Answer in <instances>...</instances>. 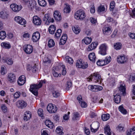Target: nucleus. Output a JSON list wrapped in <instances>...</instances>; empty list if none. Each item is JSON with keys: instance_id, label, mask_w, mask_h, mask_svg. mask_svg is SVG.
I'll return each instance as SVG.
<instances>
[{"instance_id": "nucleus-11", "label": "nucleus", "mask_w": 135, "mask_h": 135, "mask_svg": "<svg viewBox=\"0 0 135 135\" xmlns=\"http://www.w3.org/2000/svg\"><path fill=\"white\" fill-rule=\"evenodd\" d=\"M16 105L18 108L23 109L26 107L27 103L23 100H19L17 102Z\"/></svg>"}, {"instance_id": "nucleus-42", "label": "nucleus", "mask_w": 135, "mask_h": 135, "mask_svg": "<svg viewBox=\"0 0 135 135\" xmlns=\"http://www.w3.org/2000/svg\"><path fill=\"white\" fill-rule=\"evenodd\" d=\"M39 4L42 6H45L46 4V2L45 0H38Z\"/></svg>"}, {"instance_id": "nucleus-61", "label": "nucleus", "mask_w": 135, "mask_h": 135, "mask_svg": "<svg viewBox=\"0 0 135 135\" xmlns=\"http://www.w3.org/2000/svg\"><path fill=\"white\" fill-rule=\"evenodd\" d=\"M80 103V104L81 105L82 107H86L87 106L86 103V102H83V101Z\"/></svg>"}, {"instance_id": "nucleus-8", "label": "nucleus", "mask_w": 135, "mask_h": 135, "mask_svg": "<svg viewBox=\"0 0 135 135\" xmlns=\"http://www.w3.org/2000/svg\"><path fill=\"white\" fill-rule=\"evenodd\" d=\"M47 109L49 113H53L56 112L57 108L55 106L53 105L52 104H50L47 105Z\"/></svg>"}, {"instance_id": "nucleus-62", "label": "nucleus", "mask_w": 135, "mask_h": 135, "mask_svg": "<svg viewBox=\"0 0 135 135\" xmlns=\"http://www.w3.org/2000/svg\"><path fill=\"white\" fill-rule=\"evenodd\" d=\"M128 35L132 38L135 39V33H128Z\"/></svg>"}, {"instance_id": "nucleus-22", "label": "nucleus", "mask_w": 135, "mask_h": 135, "mask_svg": "<svg viewBox=\"0 0 135 135\" xmlns=\"http://www.w3.org/2000/svg\"><path fill=\"white\" fill-rule=\"evenodd\" d=\"M127 135H135V126L127 131Z\"/></svg>"}, {"instance_id": "nucleus-56", "label": "nucleus", "mask_w": 135, "mask_h": 135, "mask_svg": "<svg viewBox=\"0 0 135 135\" xmlns=\"http://www.w3.org/2000/svg\"><path fill=\"white\" fill-rule=\"evenodd\" d=\"M43 110L41 109H39L38 110L37 112L39 116L41 117L43 116Z\"/></svg>"}, {"instance_id": "nucleus-18", "label": "nucleus", "mask_w": 135, "mask_h": 135, "mask_svg": "<svg viewBox=\"0 0 135 135\" xmlns=\"http://www.w3.org/2000/svg\"><path fill=\"white\" fill-rule=\"evenodd\" d=\"M98 43L97 42H93L91 44L89 45L87 49V50L88 51H91L97 47L98 45Z\"/></svg>"}, {"instance_id": "nucleus-39", "label": "nucleus", "mask_w": 135, "mask_h": 135, "mask_svg": "<svg viewBox=\"0 0 135 135\" xmlns=\"http://www.w3.org/2000/svg\"><path fill=\"white\" fill-rule=\"evenodd\" d=\"M49 14H46L43 18V21H46L45 24L47 25H48L47 23L48 22V21L49 20Z\"/></svg>"}, {"instance_id": "nucleus-3", "label": "nucleus", "mask_w": 135, "mask_h": 135, "mask_svg": "<svg viewBox=\"0 0 135 135\" xmlns=\"http://www.w3.org/2000/svg\"><path fill=\"white\" fill-rule=\"evenodd\" d=\"M111 57L110 56L106 57L104 60H99L97 62V64L100 66H103L106 65L110 61Z\"/></svg>"}, {"instance_id": "nucleus-47", "label": "nucleus", "mask_w": 135, "mask_h": 135, "mask_svg": "<svg viewBox=\"0 0 135 135\" xmlns=\"http://www.w3.org/2000/svg\"><path fill=\"white\" fill-rule=\"evenodd\" d=\"M105 10L104 7L103 6L101 5L98 7V11L99 13L104 11Z\"/></svg>"}, {"instance_id": "nucleus-1", "label": "nucleus", "mask_w": 135, "mask_h": 135, "mask_svg": "<svg viewBox=\"0 0 135 135\" xmlns=\"http://www.w3.org/2000/svg\"><path fill=\"white\" fill-rule=\"evenodd\" d=\"M46 81L45 80L41 81L38 85L34 84L30 85V90L35 95L38 94V89L40 88L42 85V83H45Z\"/></svg>"}, {"instance_id": "nucleus-32", "label": "nucleus", "mask_w": 135, "mask_h": 135, "mask_svg": "<svg viewBox=\"0 0 135 135\" xmlns=\"http://www.w3.org/2000/svg\"><path fill=\"white\" fill-rule=\"evenodd\" d=\"M125 84H121L119 88V90L123 93V95H124V93H125L126 88Z\"/></svg>"}, {"instance_id": "nucleus-26", "label": "nucleus", "mask_w": 135, "mask_h": 135, "mask_svg": "<svg viewBox=\"0 0 135 135\" xmlns=\"http://www.w3.org/2000/svg\"><path fill=\"white\" fill-rule=\"evenodd\" d=\"M45 124L46 126L50 128H52L54 127L53 123L49 120H46L45 122Z\"/></svg>"}, {"instance_id": "nucleus-45", "label": "nucleus", "mask_w": 135, "mask_h": 135, "mask_svg": "<svg viewBox=\"0 0 135 135\" xmlns=\"http://www.w3.org/2000/svg\"><path fill=\"white\" fill-rule=\"evenodd\" d=\"M6 34L5 31H1L0 32V38L2 40L4 39L6 37Z\"/></svg>"}, {"instance_id": "nucleus-51", "label": "nucleus", "mask_w": 135, "mask_h": 135, "mask_svg": "<svg viewBox=\"0 0 135 135\" xmlns=\"http://www.w3.org/2000/svg\"><path fill=\"white\" fill-rule=\"evenodd\" d=\"M116 129L117 131L120 132L124 131V127L121 124H119L118 126L117 127Z\"/></svg>"}, {"instance_id": "nucleus-46", "label": "nucleus", "mask_w": 135, "mask_h": 135, "mask_svg": "<svg viewBox=\"0 0 135 135\" xmlns=\"http://www.w3.org/2000/svg\"><path fill=\"white\" fill-rule=\"evenodd\" d=\"M62 32V30L61 29H58L57 32L55 34V36L57 38H59L61 35Z\"/></svg>"}, {"instance_id": "nucleus-17", "label": "nucleus", "mask_w": 135, "mask_h": 135, "mask_svg": "<svg viewBox=\"0 0 135 135\" xmlns=\"http://www.w3.org/2000/svg\"><path fill=\"white\" fill-rule=\"evenodd\" d=\"M16 79L15 75L12 73H10L8 74V80L11 83L14 81Z\"/></svg>"}, {"instance_id": "nucleus-16", "label": "nucleus", "mask_w": 135, "mask_h": 135, "mask_svg": "<svg viewBox=\"0 0 135 135\" xmlns=\"http://www.w3.org/2000/svg\"><path fill=\"white\" fill-rule=\"evenodd\" d=\"M54 16L55 19L57 21H60L61 19V14L58 11H56L54 12Z\"/></svg>"}, {"instance_id": "nucleus-2", "label": "nucleus", "mask_w": 135, "mask_h": 135, "mask_svg": "<svg viewBox=\"0 0 135 135\" xmlns=\"http://www.w3.org/2000/svg\"><path fill=\"white\" fill-rule=\"evenodd\" d=\"M102 80L100 75L98 73H94L88 78V81H93L95 83H98L99 84L101 83Z\"/></svg>"}, {"instance_id": "nucleus-15", "label": "nucleus", "mask_w": 135, "mask_h": 135, "mask_svg": "<svg viewBox=\"0 0 135 135\" xmlns=\"http://www.w3.org/2000/svg\"><path fill=\"white\" fill-rule=\"evenodd\" d=\"M25 77L24 75H22L19 78L17 81L18 84L20 85H23L25 82Z\"/></svg>"}, {"instance_id": "nucleus-38", "label": "nucleus", "mask_w": 135, "mask_h": 135, "mask_svg": "<svg viewBox=\"0 0 135 135\" xmlns=\"http://www.w3.org/2000/svg\"><path fill=\"white\" fill-rule=\"evenodd\" d=\"M66 61L70 64H72L73 63L74 61L73 59L68 56H66L65 57Z\"/></svg>"}, {"instance_id": "nucleus-27", "label": "nucleus", "mask_w": 135, "mask_h": 135, "mask_svg": "<svg viewBox=\"0 0 135 135\" xmlns=\"http://www.w3.org/2000/svg\"><path fill=\"white\" fill-rule=\"evenodd\" d=\"M92 125L93 126H97V128L94 127V128H93L92 127H91L90 128L91 131L92 132H95L98 130V129L99 128V123L97 122H96L94 123H93Z\"/></svg>"}, {"instance_id": "nucleus-43", "label": "nucleus", "mask_w": 135, "mask_h": 135, "mask_svg": "<svg viewBox=\"0 0 135 135\" xmlns=\"http://www.w3.org/2000/svg\"><path fill=\"white\" fill-rule=\"evenodd\" d=\"M43 61L44 65L46 66H47L48 64H49L51 62L50 60L47 57L44 58Z\"/></svg>"}, {"instance_id": "nucleus-19", "label": "nucleus", "mask_w": 135, "mask_h": 135, "mask_svg": "<svg viewBox=\"0 0 135 135\" xmlns=\"http://www.w3.org/2000/svg\"><path fill=\"white\" fill-rule=\"evenodd\" d=\"M36 2L34 0H30L29 1V7L31 10H32L36 7Z\"/></svg>"}, {"instance_id": "nucleus-4", "label": "nucleus", "mask_w": 135, "mask_h": 135, "mask_svg": "<svg viewBox=\"0 0 135 135\" xmlns=\"http://www.w3.org/2000/svg\"><path fill=\"white\" fill-rule=\"evenodd\" d=\"M86 15L84 11L82 9L78 11L75 13V18L77 20L82 19L85 17Z\"/></svg>"}, {"instance_id": "nucleus-50", "label": "nucleus", "mask_w": 135, "mask_h": 135, "mask_svg": "<svg viewBox=\"0 0 135 135\" xmlns=\"http://www.w3.org/2000/svg\"><path fill=\"white\" fill-rule=\"evenodd\" d=\"M70 9L69 6L66 5V6L64 8V12L66 13H69L70 12Z\"/></svg>"}, {"instance_id": "nucleus-53", "label": "nucleus", "mask_w": 135, "mask_h": 135, "mask_svg": "<svg viewBox=\"0 0 135 135\" xmlns=\"http://www.w3.org/2000/svg\"><path fill=\"white\" fill-rule=\"evenodd\" d=\"M21 95V93L19 91H17L15 93L13 96L14 98L15 99H17L19 98Z\"/></svg>"}, {"instance_id": "nucleus-44", "label": "nucleus", "mask_w": 135, "mask_h": 135, "mask_svg": "<svg viewBox=\"0 0 135 135\" xmlns=\"http://www.w3.org/2000/svg\"><path fill=\"white\" fill-rule=\"evenodd\" d=\"M79 117V115L77 112L74 113V115L72 118L73 120L75 121L78 119Z\"/></svg>"}, {"instance_id": "nucleus-36", "label": "nucleus", "mask_w": 135, "mask_h": 135, "mask_svg": "<svg viewBox=\"0 0 135 135\" xmlns=\"http://www.w3.org/2000/svg\"><path fill=\"white\" fill-rule=\"evenodd\" d=\"M83 63V61H82V60L80 59L77 60L76 64V66L77 67L80 68L81 67Z\"/></svg>"}, {"instance_id": "nucleus-33", "label": "nucleus", "mask_w": 135, "mask_h": 135, "mask_svg": "<svg viewBox=\"0 0 135 135\" xmlns=\"http://www.w3.org/2000/svg\"><path fill=\"white\" fill-rule=\"evenodd\" d=\"M56 27L54 25L50 26L49 28V31L50 33L51 34H53L54 33Z\"/></svg>"}, {"instance_id": "nucleus-40", "label": "nucleus", "mask_w": 135, "mask_h": 135, "mask_svg": "<svg viewBox=\"0 0 135 135\" xmlns=\"http://www.w3.org/2000/svg\"><path fill=\"white\" fill-rule=\"evenodd\" d=\"M1 45L2 47L6 49H9L11 47V45L10 44L6 42L2 43Z\"/></svg>"}, {"instance_id": "nucleus-24", "label": "nucleus", "mask_w": 135, "mask_h": 135, "mask_svg": "<svg viewBox=\"0 0 135 135\" xmlns=\"http://www.w3.org/2000/svg\"><path fill=\"white\" fill-rule=\"evenodd\" d=\"M114 102L117 103H119L120 101V96L119 94H117L115 95H114Z\"/></svg>"}, {"instance_id": "nucleus-30", "label": "nucleus", "mask_w": 135, "mask_h": 135, "mask_svg": "<svg viewBox=\"0 0 135 135\" xmlns=\"http://www.w3.org/2000/svg\"><path fill=\"white\" fill-rule=\"evenodd\" d=\"M8 14L5 11H2L0 12V17L3 19H6L7 18Z\"/></svg>"}, {"instance_id": "nucleus-5", "label": "nucleus", "mask_w": 135, "mask_h": 135, "mask_svg": "<svg viewBox=\"0 0 135 135\" xmlns=\"http://www.w3.org/2000/svg\"><path fill=\"white\" fill-rule=\"evenodd\" d=\"M117 60L118 63L123 64L127 62L128 61V59L123 55L118 56L117 58Z\"/></svg>"}, {"instance_id": "nucleus-37", "label": "nucleus", "mask_w": 135, "mask_h": 135, "mask_svg": "<svg viewBox=\"0 0 135 135\" xmlns=\"http://www.w3.org/2000/svg\"><path fill=\"white\" fill-rule=\"evenodd\" d=\"M83 40L85 44L88 45L91 42L92 39L91 37H86L84 38Z\"/></svg>"}, {"instance_id": "nucleus-48", "label": "nucleus", "mask_w": 135, "mask_h": 135, "mask_svg": "<svg viewBox=\"0 0 135 135\" xmlns=\"http://www.w3.org/2000/svg\"><path fill=\"white\" fill-rule=\"evenodd\" d=\"M121 44L120 43H116L114 45V47L115 49L116 50H119L121 49Z\"/></svg>"}, {"instance_id": "nucleus-29", "label": "nucleus", "mask_w": 135, "mask_h": 135, "mask_svg": "<svg viewBox=\"0 0 135 135\" xmlns=\"http://www.w3.org/2000/svg\"><path fill=\"white\" fill-rule=\"evenodd\" d=\"M50 89L51 90L52 92V94L54 97L57 98L60 96V93L58 91L55 90L54 88H53L52 89L50 88Z\"/></svg>"}, {"instance_id": "nucleus-64", "label": "nucleus", "mask_w": 135, "mask_h": 135, "mask_svg": "<svg viewBox=\"0 0 135 135\" xmlns=\"http://www.w3.org/2000/svg\"><path fill=\"white\" fill-rule=\"evenodd\" d=\"M130 15L132 17H135V8L132 11V13L130 14Z\"/></svg>"}, {"instance_id": "nucleus-52", "label": "nucleus", "mask_w": 135, "mask_h": 135, "mask_svg": "<svg viewBox=\"0 0 135 135\" xmlns=\"http://www.w3.org/2000/svg\"><path fill=\"white\" fill-rule=\"evenodd\" d=\"M65 67V66L63 65L62 64H59L57 67H56V69L57 70H62Z\"/></svg>"}, {"instance_id": "nucleus-12", "label": "nucleus", "mask_w": 135, "mask_h": 135, "mask_svg": "<svg viewBox=\"0 0 135 135\" xmlns=\"http://www.w3.org/2000/svg\"><path fill=\"white\" fill-rule=\"evenodd\" d=\"M32 21L34 24L36 25H40L42 22L41 18L36 16L33 17Z\"/></svg>"}, {"instance_id": "nucleus-34", "label": "nucleus", "mask_w": 135, "mask_h": 135, "mask_svg": "<svg viewBox=\"0 0 135 135\" xmlns=\"http://www.w3.org/2000/svg\"><path fill=\"white\" fill-rule=\"evenodd\" d=\"M119 110L122 114H127V111L126 109H125L123 107V105H121L118 108Z\"/></svg>"}, {"instance_id": "nucleus-6", "label": "nucleus", "mask_w": 135, "mask_h": 135, "mask_svg": "<svg viewBox=\"0 0 135 135\" xmlns=\"http://www.w3.org/2000/svg\"><path fill=\"white\" fill-rule=\"evenodd\" d=\"M107 47V46L105 44H102L99 47L100 50L99 51V53L102 55H106Z\"/></svg>"}, {"instance_id": "nucleus-31", "label": "nucleus", "mask_w": 135, "mask_h": 135, "mask_svg": "<svg viewBox=\"0 0 135 135\" xmlns=\"http://www.w3.org/2000/svg\"><path fill=\"white\" fill-rule=\"evenodd\" d=\"M72 28L74 32L76 34L79 33L80 31V27L77 26L72 27Z\"/></svg>"}, {"instance_id": "nucleus-35", "label": "nucleus", "mask_w": 135, "mask_h": 135, "mask_svg": "<svg viewBox=\"0 0 135 135\" xmlns=\"http://www.w3.org/2000/svg\"><path fill=\"white\" fill-rule=\"evenodd\" d=\"M110 117V115L108 114H103L102 116V119L105 121L108 120Z\"/></svg>"}, {"instance_id": "nucleus-54", "label": "nucleus", "mask_w": 135, "mask_h": 135, "mask_svg": "<svg viewBox=\"0 0 135 135\" xmlns=\"http://www.w3.org/2000/svg\"><path fill=\"white\" fill-rule=\"evenodd\" d=\"M6 69V68L4 66H1V72L2 75H4L5 74Z\"/></svg>"}, {"instance_id": "nucleus-7", "label": "nucleus", "mask_w": 135, "mask_h": 135, "mask_svg": "<svg viewBox=\"0 0 135 135\" xmlns=\"http://www.w3.org/2000/svg\"><path fill=\"white\" fill-rule=\"evenodd\" d=\"M88 89L92 91L97 92L102 90L103 87L101 86L97 85H90L88 86Z\"/></svg>"}, {"instance_id": "nucleus-63", "label": "nucleus", "mask_w": 135, "mask_h": 135, "mask_svg": "<svg viewBox=\"0 0 135 135\" xmlns=\"http://www.w3.org/2000/svg\"><path fill=\"white\" fill-rule=\"evenodd\" d=\"M117 32L118 30H115L113 32V34L112 35L111 37L113 38L115 37L117 34Z\"/></svg>"}, {"instance_id": "nucleus-57", "label": "nucleus", "mask_w": 135, "mask_h": 135, "mask_svg": "<svg viewBox=\"0 0 135 135\" xmlns=\"http://www.w3.org/2000/svg\"><path fill=\"white\" fill-rule=\"evenodd\" d=\"M90 20L91 22L93 24H94L95 25L96 23L97 22V20L93 18H90Z\"/></svg>"}, {"instance_id": "nucleus-20", "label": "nucleus", "mask_w": 135, "mask_h": 135, "mask_svg": "<svg viewBox=\"0 0 135 135\" xmlns=\"http://www.w3.org/2000/svg\"><path fill=\"white\" fill-rule=\"evenodd\" d=\"M31 114L29 111H26L25 113L24 119L25 120L27 121L31 117Z\"/></svg>"}, {"instance_id": "nucleus-10", "label": "nucleus", "mask_w": 135, "mask_h": 135, "mask_svg": "<svg viewBox=\"0 0 135 135\" xmlns=\"http://www.w3.org/2000/svg\"><path fill=\"white\" fill-rule=\"evenodd\" d=\"M15 21L22 25H24L26 24V20L24 19L20 16L16 17L15 18Z\"/></svg>"}, {"instance_id": "nucleus-41", "label": "nucleus", "mask_w": 135, "mask_h": 135, "mask_svg": "<svg viewBox=\"0 0 135 135\" xmlns=\"http://www.w3.org/2000/svg\"><path fill=\"white\" fill-rule=\"evenodd\" d=\"M55 45V42L53 40L50 39L48 41V46L49 47H54Z\"/></svg>"}, {"instance_id": "nucleus-23", "label": "nucleus", "mask_w": 135, "mask_h": 135, "mask_svg": "<svg viewBox=\"0 0 135 135\" xmlns=\"http://www.w3.org/2000/svg\"><path fill=\"white\" fill-rule=\"evenodd\" d=\"M88 57L89 59L93 62H95V61L96 57L95 54L94 52L90 53Z\"/></svg>"}, {"instance_id": "nucleus-21", "label": "nucleus", "mask_w": 135, "mask_h": 135, "mask_svg": "<svg viewBox=\"0 0 135 135\" xmlns=\"http://www.w3.org/2000/svg\"><path fill=\"white\" fill-rule=\"evenodd\" d=\"M103 33L105 35L110 34L111 33V29L109 27H104L103 29Z\"/></svg>"}, {"instance_id": "nucleus-9", "label": "nucleus", "mask_w": 135, "mask_h": 135, "mask_svg": "<svg viewBox=\"0 0 135 135\" xmlns=\"http://www.w3.org/2000/svg\"><path fill=\"white\" fill-rule=\"evenodd\" d=\"M33 50V46L30 45H27L24 46V50L27 54H29L32 53Z\"/></svg>"}, {"instance_id": "nucleus-14", "label": "nucleus", "mask_w": 135, "mask_h": 135, "mask_svg": "<svg viewBox=\"0 0 135 135\" xmlns=\"http://www.w3.org/2000/svg\"><path fill=\"white\" fill-rule=\"evenodd\" d=\"M10 7L13 11L16 12H18L21 9V6H18L15 4H11Z\"/></svg>"}, {"instance_id": "nucleus-13", "label": "nucleus", "mask_w": 135, "mask_h": 135, "mask_svg": "<svg viewBox=\"0 0 135 135\" xmlns=\"http://www.w3.org/2000/svg\"><path fill=\"white\" fill-rule=\"evenodd\" d=\"M40 35L38 32L34 33L32 35V40L34 42H36L38 41L40 38Z\"/></svg>"}, {"instance_id": "nucleus-28", "label": "nucleus", "mask_w": 135, "mask_h": 135, "mask_svg": "<svg viewBox=\"0 0 135 135\" xmlns=\"http://www.w3.org/2000/svg\"><path fill=\"white\" fill-rule=\"evenodd\" d=\"M104 132L107 135H111L110 129L108 125H106L104 128Z\"/></svg>"}, {"instance_id": "nucleus-58", "label": "nucleus", "mask_w": 135, "mask_h": 135, "mask_svg": "<svg viewBox=\"0 0 135 135\" xmlns=\"http://www.w3.org/2000/svg\"><path fill=\"white\" fill-rule=\"evenodd\" d=\"M1 109L4 112H6L7 111V108L4 104H2L1 106Z\"/></svg>"}, {"instance_id": "nucleus-60", "label": "nucleus", "mask_w": 135, "mask_h": 135, "mask_svg": "<svg viewBox=\"0 0 135 135\" xmlns=\"http://www.w3.org/2000/svg\"><path fill=\"white\" fill-rule=\"evenodd\" d=\"M88 65L87 63H84L83 62L81 67L80 68L83 69H85L87 68L88 67Z\"/></svg>"}, {"instance_id": "nucleus-49", "label": "nucleus", "mask_w": 135, "mask_h": 135, "mask_svg": "<svg viewBox=\"0 0 135 135\" xmlns=\"http://www.w3.org/2000/svg\"><path fill=\"white\" fill-rule=\"evenodd\" d=\"M72 85V83L70 81H68L67 82L66 84V89L67 90H68L69 88H70Z\"/></svg>"}, {"instance_id": "nucleus-25", "label": "nucleus", "mask_w": 135, "mask_h": 135, "mask_svg": "<svg viewBox=\"0 0 135 135\" xmlns=\"http://www.w3.org/2000/svg\"><path fill=\"white\" fill-rule=\"evenodd\" d=\"M4 60L6 63L9 65H12L13 63L12 59L10 58L6 57Z\"/></svg>"}, {"instance_id": "nucleus-59", "label": "nucleus", "mask_w": 135, "mask_h": 135, "mask_svg": "<svg viewBox=\"0 0 135 135\" xmlns=\"http://www.w3.org/2000/svg\"><path fill=\"white\" fill-rule=\"evenodd\" d=\"M107 20V21L109 22H112L113 23L115 22V21L112 18L110 17H108Z\"/></svg>"}, {"instance_id": "nucleus-55", "label": "nucleus", "mask_w": 135, "mask_h": 135, "mask_svg": "<svg viewBox=\"0 0 135 135\" xmlns=\"http://www.w3.org/2000/svg\"><path fill=\"white\" fill-rule=\"evenodd\" d=\"M56 132L57 133H59V134H62L63 133L60 127H59L57 128Z\"/></svg>"}]
</instances>
